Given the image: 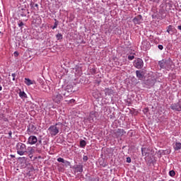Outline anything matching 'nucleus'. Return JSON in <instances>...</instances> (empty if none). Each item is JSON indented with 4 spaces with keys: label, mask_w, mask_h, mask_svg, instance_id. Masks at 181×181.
I'll return each instance as SVG.
<instances>
[{
    "label": "nucleus",
    "mask_w": 181,
    "mask_h": 181,
    "mask_svg": "<svg viewBox=\"0 0 181 181\" xmlns=\"http://www.w3.org/2000/svg\"><path fill=\"white\" fill-rule=\"evenodd\" d=\"M35 8H39V5L37 4H35Z\"/></svg>",
    "instance_id": "obj_47"
},
{
    "label": "nucleus",
    "mask_w": 181,
    "mask_h": 181,
    "mask_svg": "<svg viewBox=\"0 0 181 181\" xmlns=\"http://www.w3.org/2000/svg\"><path fill=\"white\" fill-rule=\"evenodd\" d=\"M166 153H169V151L168 150L163 151L161 155H166Z\"/></svg>",
    "instance_id": "obj_36"
},
{
    "label": "nucleus",
    "mask_w": 181,
    "mask_h": 181,
    "mask_svg": "<svg viewBox=\"0 0 181 181\" xmlns=\"http://www.w3.org/2000/svg\"><path fill=\"white\" fill-rule=\"evenodd\" d=\"M74 2H81V0H74Z\"/></svg>",
    "instance_id": "obj_46"
},
{
    "label": "nucleus",
    "mask_w": 181,
    "mask_h": 181,
    "mask_svg": "<svg viewBox=\"0 0 181 181\" xmlns=\"http://www.w3.org/2000/svg\"><path fill=\"white\" fill-rule=\"evenodd\" d=\"M0 119L4 121V122H8V119L5 117V115H0Z\"/></svg>",
    "instance_id": "obj_29"
},
{
    "label": "nucleus",
    "mask_w": 181,
    "mask_h": 181,
    "mask_svg": "<svg viewBox=\"0 0 181 181\" xmlns=\"http://www.w3.org/2000/svg\"><path fill=\"white\" fill-rule=\"evenodd\" d=\"M2 82V77L0 76V83Z\"/></svg>",
    "instance_id": "obj_54"
},
{
    "label": "nucleus",
    "mask_w": 181,
    "mask_h": 181,
    "mask_svg": "<svg viewBox=\"0 0 181 181\" xmlns=\"http://www.w3.org/2000/svg\"><path fill=\"white\" fill-rule=\"evenodd\" d=\"M86 145H87V142H86V140L80 141V147L81 148H86Z\"/></svg>",
    "instance_id": "obj_26"
},
{
    "label": "nucleus",
    "mask_w": 181,
    "mask_h": 181,
    "mask_svg": "<svg viewBox=\"0 0 181 181\" xmlns=\"http://www.w3.org/2000/svg\"><path fill=\"white\" fill-rule=\"evenodd\" d=\"M150 163H151L152 165H155V163H156V160H151Z\"/></svg>",
    "instance_id": "obj_41"
},
{
    "label": "nucleus",
    "mask_w": 181,
    "mask_h": 181,
    "mask_svg": "<svg viewBox=\"0 0 181 181\" xmlns=\"http://www.w3.org/2000/svg\"><path fill=\"white\" fill-rule=\"evenodd\" d=\"M61 94H62L64 97H69V95H70L71 93L70 92L64 91L62 90V91L61 90Z\"/></svg>",
    "instance_id": "obj_27"
},
{
    "label": "nucleus",
    "mask_w": 181,
    "mask_h": 181,
    "mask_svg": "<svg viewBox=\"0 0 181 181\" xmlns=\"http://www.w3.org/2000/svg\"><path fill=\"white\" fill-rule=\"evenodd\" d=\"M136 75L139 80H144L145 78V75L142 71H136Z\"/></svg>",
    "instance_id": "obj_14"
},
{
    "label": "nucleus",
    "mask_w": 181,
    "mask_h": 181,
    "mask_svg": "<svg viewBox=\"0 0 181 181\" xmlns=\"http://www.w3.org/2000/svg\"><path fill=\"white\" fill-rule=\"evenodd\" d=\"M144 21V18L141 15H138L137 16L134 17L132 20V22L134 25H141V22Z\"/></svg>",
    "instance_id": "obj_7"
},
{
    "label": "nucleus",
    "mask_w": 181,
    "mask_h": 181,
    "mask_svg": "<svg viewBox=\"0 0 181 181\" xmlns=\"http://www.w3.org/2000/svg\"><path fill=\"white\" fill-rule=\"evenodd\" d=\"M155 83H156V81L154 79H148L145 84L146 86H149V87H152L153 86H155Z\"/></svg>",
    "instance_id": "obj_16"
},
{
    "label": "nucleus",
    "mask_w": 181,
    "mask_h": 181,
    "mask_svg": "<svg viewBox=\"0 0 181 181\" xmlns=\"http://www.w3.org/2000/svg\"><path fill=\"white\" fill-rule=\"evenodd\" d=\"M0 35H1V36H2L4 35V33H2V31L1 30V28H0Z\"/></svg>",
    "instance_id": "obj_48"
},
{
    "label": "nucleus",
    "mask_w": 181,
    "mask_h": 181,
    "mask_svg": "<svg viewBox=\"0 0 181 181\" xmlns=\"http://www.w3.org/2000/svg\"><path fill=\"white\" fill-rule=\"evenodd\" d=\"M173 148L175 151H180L181 149V143L175 142L173 145Z\"/></svg>",
    "instance_id": "obj_22"
},
{
    "label": "nucleus",
    "mask_w": 181,
    "mask_h": 181,
    "mask_svg": "<svg viewBox=\"0 0 181 181\" xmlns=\"http://www.w3.org/2000/svg\"><path fill=\"white\" fill-rule=\"evenodd\" d=\"M15 56H19V53L18 52H14Z\"/></svg>",
    "instance_id": "obj_45"
},
{
    "label": "nucleus",
    "mask_w": 181,
    "mask_h": 181,
    "mask_svg": "<svg viewBox=\"0 0 181 181\" xmlns=\"http://www.w3.org/2000/svg\"><path fill=\"white\" fill-rule=\"evenodd\" d=\"M169 175L170 176H171V177H173V176L176 175V173L175 172V170H170Z\"/></svg>",
    "instance_id": "obj_32"
},
{
    "label": "nucleus",
    "mask_w": 181,
    "mask_h": 181,
    "mask_svg": "<svg viewBox=\"0 0 181 181\" xmlns=\"http://www.w3.org/2000/svg\"><path fill=\"white\" fill-rule=\"evenodd\" d=\"M55 23L54 24V26H51L52 29H56L59 25V21H57V19H54Z\"/></svg>",
    "instance_id": "obj_31"
},
{
    "label": "nucleus",
    "mask_w": 181,
    "mask_h": 181,
    "mask_svg": "<svg viewBox=\"0 0 181 181\" xmlns=\"http://www.w3.org/2000/svg\"><path fill=\"white\" fill-rule=\"evenodd\" d=\"M83 162H87L88 160V157L87 156H84L83 157Z\"/></svg>",
    "instance_id": "obj_35"
},
{
    "label": "nucleus",
    "mask_w": 181,
    "mask_h": 181,
    "mask_svg": "<svg viewBox=\"0 0 181 181\" xmlns=\"http://www.w3.org/2000/svg\"><path fill=\"white\" fill-rule=\"evenodd\" d=\"M52 99H53V101H54V103H60V101L63 100L62 90H59V89L57 90L53 95Z\"/></svg>",
    "instance_id": "obj_3"
},
{
    "label": "nucleus",
    "mask_w": 181,
    "mask_h": 181,
    "mask_svg": "<svg viewBox=\"0 0 181 181\" xmlns=\"http://www.w3.org/2000/svg\"><path fill=\"white\" fill-rule=\"evenodd\" d=\"M16 148L17 153L18 155H20V156H23V155L28 153V151H26V145L23 143H18Z\"/></svg>",
    "instance_id": "obj_2"
},
{
    "label": "nucleus",
    "mask_w": 181,
    "mask_h": 181,
    "mask_svg": "<svg viewBox=\"0 0 181 181\" xmlns=\"http://www.w3.org/2000/svg\"><path fill=\"white\" fill-rule=\"evenodd\" d=\"M141 153L143 156H148L149 155V148H141Z\"/></svg>",
    "instance_id": "obj_18"
},
{
    "label": "nucleus",
    "mask_w": 181,
    "mask_h": 181,
    "mask_svg": "<svg viewBox=\"0 0 181 181\" xmlns=\"http://www.w3.org/2000/svg\"><path fill=\"white\" fill-rule=\"evenodd\" d=\"M158 65L160 66V69H166V64L165 62V59H162L161 61H159Z\"/></svg>",
    "instance_id": "obj_23"
},
{
    "label": "nucleus",
    "mask_w": 181,
    "mask_h": 181,
    "mask_svg": "<svg viewBox=\"0 0 181 181\" xmlns=\"http://www.w3.org/2000/svg\"><path fill=\"white\" fill-rule=\"evenodd\" d=\"M105 95H112L114 94V90L109 88L105 89Z\"/></svg>",
    "instance_id": "obj_19"
},
{
    "label": "nucleus",
    "mask_w": 181,
    "mask_h": 181,
    "mask_svg": "<svg viewBox=\"0 0 181 181\" xmlns=\"http://www.w3.org/2000/svg\"><path fill=\"white\" fill-rule=\"evenodd\" d=\"M18 27L21 28V30L23 29V26H25V23H23V21H18Z\"/></svg>",
    "instance_id": "obj_28"
},
{
    "label": "nucleus",
    "mask_w": 181,
    "mask_h": 181,
    "mask_svg": "<svg viewBox=\"0 0 181 181\" xmlns=\"http://www.w3.org/2000/svg\"><path fill=\"white\" fill-rule=\"evenodd\" d=\"M42 144V139H39L38 140V143L36 144V146H37L38 145Z\"/></svg>",
    "instance_id": "obj_42"
},
{
    "label": "nucleus",
    "mask_w": 181,
    "mask_h": 181,
    "mask_svg": "<svg viewBox=\"0 0 181 181\" xmlns=\"http://www.w3.org/2000/svg\"><path fill=\"white\" fill-rule=\"evenodd\" d=\"M126 162H127V163H131L132 160H131L130 157H127V158Z\"/></svg>",
    "instance_id": "obj_37"
},
{
    "label": "nucleus",
    "mask_w": 181,
    "mask_h": 181,
    "mask_svg": "<svg viewBox=\"0 0 181 181\" xmlns=\"http://www.w3.org/2000/svg\"><path fill=\"white\" fill-rule=\"evenodd\" d=\"M83 165L82 164L75 165L73 168L74 170V173H78V175L83 173Z\"/></svg>",
    "instance_id": "obj_8"
},
{
    "label": "nucleus",
    "mask_w": 181,
    "mask_h": 181,
    "mask_svg": "<svg viewBox=\"0 0 181 181\" xmlns=\"http://www.w3.org/2000/svg\"><path fill=\"white\" fill-rule=\"evenodd\" d=\"M28 152L29 153V156H30V155H33V153H35V149H33V148L32 147H28L27 153Z\"/></svg>",
    "instance_id": "obj_25"
},
{
    "label": "nucleus",
    "mask_w": 181,
    "mask_h": 181,
    "mask_svg": "<svg viewBox=\"0 0 181 181\" xmlns=\"http://www.w3.org/2000/svg\"><path fill=\"white\" fill-rule=\"evenodd\" d=\"M11 76L13 77V81H15L16 80L15 77H16V74H12Z\"/></svg>",
    "instance_id": "obj_40"
},
{
    "label": "nucleus",
    "mask_w": 181,
    "mask_h": 181,
    "mask_svg": "<svg viewBox=\"0 0 181 181\" xmlns=\"http://www.w3.org/2000/svg\"><path fill=\"white\" fill-rule=\"evenodd\" d=\"M170 107L173 111L180 112L181 111V99H180L177 103L171 104Z\"/></svg>",
    "instance_id": "obj_5"
},
{
    "label": "nucleus",
    "mask_w": 181,
    "mask_h": 181,
    "mask_svg": "<svg viewBox=\"0 0 181 181\" xmlns=\"http://www.w3.org/2000/svg\"><path fill=\"white\" fill-rule=\"evenodd\" d=\"M64 91H67V93H71V94H72V93H74V88L71 85H67Z\"/></svg>",
    "instance_id": "obj_15"
},
{
    "label": "nucleus",
    "mask_w": 181,
    "mask_h": 181,
    "mask_svg": "<svg viewBox=\"0 0 181 181\" xmlns=\"http://www.w3.org/2000/svg\"><path fill=\"white\" fill-rule=\"evenodd\" d=\"M18 95L22 100H23V98H28V95H26V93H25V91H22L21 90L19 91Z\"/></svg>",
    "instance_id": "obj_21"
},
{
    "label": "nucleus",
    "mask_w": 181,
    "mask_h": 181,
    "mask_svg": "<svg viewBox=\"0 0 181 181\" xmlns=\"http://www.w3.org/2000/svg\"><path fill=\"white\" fill-rule=\"evenodd\" d=\"M91 74H95V69H91Z\"/></svg>",
    "instance_id": "obj_43"
},
{
    "label": "nucleus",
    "mask_w": 181,
    "mask_h": 181,
    "mask_svg": "<svg viewBox=\"0 0 181 181\" xmlns=\"http://www.w3.org/2000/svg\"><path fill=\"white\" fill-rule=\"evenodd\" d=\"M71 101H72V103H74L75 100L72 99Z\"/></svg>",
    "instance_id": "obj_57"
},
{
    "label": "nucleus",
    "mask_w": 181,
    "mask_h": 181,
    "mask_svg": "<svg viewBox=\"0 0 181 181\" xmlns=\"http://www.w3.org/2000/svg\"><path fill=\"white\" fill-rule=\"evenodd\" d=\"M146 112H148V109H145Z\"/></svg>",
    "instance_id": "obj_58"
},
{
    "label": "nucleus",
    "mask_w": 181,
    "mask_h": 181,
    "mask_svg": "<svg viewBox=\"0 0 181 181\" xmlns=\"http://www.w3.org/2000/svg\"><path fill=\"white\" fill-rule=\"evenodd\" d=\"M56 38L57 40H63V35H62V33H58L56 35Z\"/></svg>",
    "instance_id": "obj_30"
},
{
    "label": "nucleus",
    "mask_w": 181,
    "mask_h": 181,
    "mask_svg": "<svg viewBox=\"0 0 181 181\" xmlns=\"http://www.w3.org/2000/svg\"><path fill=\"white\" fill-rule=\"evenodd\" d=\"M62 127H63V123H62V122H58V123H56L54 125H51L48 128V131H49L51 136H56V135H57V134H59V130Z\"/></svg>",
    "instance_id": "obj_1"
},
{
    "label": "nucleus",
    "mask_w": 181,
    "mask_h": 181,
    "mask_svg": "<svg viewBox=\"0 0 181 181\" xmlns=\"http://www.w3.org/2000/svg\"><path fill=\"white\" fill-rule=\"evenodd\" d=\"M11 158H15V156L14 155H11Z\"/></svg>",
    "instance_id": "obj_56"
},
{
    "label": "nucleus",
    "mask_w": 181,
    "mask_h": 181,
    "mask_svg": "<svg viewBox=\"0 0 181 181\" xmlns=\"http://www.w3.org/2000/svg\"><path fill=\"white\" fill-rule=\"evenodd\" d=\"M98 117V112H91L88 117V121L90 122H94V119H97Z\"/></svg>",
    "instance_id": "obj_10"
},
{
    "label": "nucleus",
    "mask_w": 181,
    "mask_h": 181,
    "mask_svg": "<svg viewBox=\"0 0 181 181\" xmlns=\"http://www.w3.org/2000/svg\"><path fill=\"white\" fill-rule=\"evenodd\" d=\"M57 162H59L61 163H64V165H67L68 166H70V162L64 160V158H61V157L58 158Z\"/></svg>",
    "instance_id": "obj_17"
},
{
    "label": "nucleus",
    "mask_w": 181,
    "mask_h": 181,
    "mask_svg": "<svg viewBox=\"0 0 181 181\" xmlns=\"http://www.w3.org/2000/svg\"><path fill=\"white\" fill-rule=\"evenodd\" d=\"M42 88H44L43 91H47V88H49V86L46 84H43Z\"/></svg>",
    "instance_id": "obj_33"
},
{
    "label": "nucleus",
    "mask_w": 181,
    "mask_h": 181,
    "mask_svg": "<svg viewBox=\"0 0 181 181\" xmlns=\"http://www.w3.org/2000/svg\"><path fill=\"white\" fill-rule=\"evenodd\" d=\"M102 166H103V168H105V166H107V164H101Z\"/></svg>",
    "instance_id": "obj_51"
},
{
    "label": "nucleus",
    "mask_w": 181,
    "mask_h": 181,
    "mask_svg": "<svg viewBox=\"0 0 181 181\" xmlns=\"http://www.w3.org/2000/svg\"><path fill=\"white\" fill-rule=\"evenodd\" d=\"M128 60H134L135 59V56L134 55H129L127 57Z\"/></svg>",
    "instance_id": "obj_34"
},
{
    "label": "nucleus",
    "mask_w": 181,
    "mask_h": 181,
    "mask_svg": "<svg viewBox=\"0 0 181 181\" xmlns=\"http://www.w3.org/2000/svg\"><path fill=\"white\" fill-rule=\"evenodd\" d=\"M81 43H83V45H85V43H86V41H84V40H82Z\"/></svg>",
    "instance_id": "obj_53"
},
{
    "label": "nucleus",
    "mask_w": 181,
    "mask_h": 181,
    "mask_svg": "<svg viewBox=\"0 0 181 181\" xmlns=\"http://www.w3.org/2000/svg\"><path fill=\"white\" fill-rule=\"evenodd\" d=\"M25 83L26 86H32V84H33V81L28 78H25Z\"/></svg>",
    "instance_id": "obj_24"
},
{
    "label": "nucleus",
    "mask_w": 181,
    "mask_h": 181,
    "mask_svg": "<svg viewBox=\"0 0 181 181\" xmlns=\"http://www.w3.org/2000/svg\"><path fill=\"white\" fill-rule=\"evenodd\" d=\"M165 67H171L172 66V63H173V62H172V59L170 58H168V59H165Z\"/></svg>",
    "instance_id": "obj_20"
},
{
    "label": "nucleus",
    "mask_w": 181,
    "mask_h": 181,
    "mask_svg": "<svg viewBox=\"0 0 181 181\" xmlns=\"http://www.w3.org/2000/svg\"><path fill=\"white\" fill-rule=\"evenodd\" d=\"M40 81L41 84H43V81H42V79H40Z\"/></svg>",
    "instance_id": "obj_52"
},
{
    "label": "nucleus",
    "mask_w": 181,
    "mask_h": 181,
    "mask_svg": "<svg viewBox=\"0 0 181 181\" xmlns=\"http://www.w3.org/2000/svg\"><path fill=\"white\" fill-rule=\"evenodd\" d=\"M28 13H29V10L26 8H21L18 11V16H22V18L26 17Z\"/></svg>",
    "instance_id": "obj_11"
},
{
    "label": "nucleus",
    "mask_w": 181,
    "mask_h": 181,
    "mask_svg": "<svg viewBox=\"0 0 181 181\" xmlns=\"http://www.w3.org/2000/svg\"><path fill=\"white\" fill-rule=\"evenodd\" d=\"M134 66L136 69H142L144 67V60L141 58H137L134 61Z\"/></svg>",
    "instance_id": "obj_6"
},
{
    "label": "nucleus",
    "mask_w": 181,
    "mask_h": 181,
    "mask_svg": "<svg viewBox=\"0 0 181 181\" xmlns=\"http://www.w3.org/2000/svg\"><path fill=\"white\" fill-rule=\"evenodd\" d=\"M96 84H98V86H100V83H101V81H96Z\"/></svg>",
    "instance_id": "obj_44"
},
{
    "label": "nucleus",
    "mask_w": 181,
    "mask_h": 181,
    "mask_svg": "<svg viewBox=\"0 0 181 181\" xmlns=\"http://www.w3.org/2000/svg\"><path fill=\"white\" fill-rule=\"evenodd\" d=\"M28 144L30 145L37 144V137H36V136H30L28 140Z\"/></svg>",
    "instance_id": "obj_12"
},
{
    "label": "nucleus",
    "mask_w": 181,
    "mask_h": 181,
    "mask_svg": "<svg viewBox=\"0 0 181 181\" xmlns=\"http://www.w3.org/2000/svg\"><path fill=\"white\" fill-rule=\"evenodd\" d=\"M12 138V131H9L8 132V139H11Z\"/></svg>",
    "instance_id": "obj_38"
},
{
    "label": "nucleus",
    "mask_w": 181,
    "mask_h": 181,
    "mask_svg": "<svg viewBox=\"0 0 181 181\" xmlns=\"http://www.w3.org/2000/svg\"><path fill=\"white\" fill-rule=\"evenodd\" d=\"M142 45H148V42H143Z\"/></svg>",
    "instance_id": "obj_49"
},
{
    "label": "nucleus",
    "mask_w": 181,
    "mask_h": 181,
    "mask_svg": "<svg viewBox=\"0 0 181 181\" xmlns=\"http://www.w3.org/2000/svg\"><path fill=\"white\" fill-rule=\"evenodd\" d=\"M158 49H159L160 50H163V45H158Z\"/></svg>",
    "instance_id": "obj_39"
},
{
    "label": "nucleus",
    "mask_w": 181,
    "mask_h": 181,
    "mask_svg": "<svg viewBox=\"0 0 181 181\" xmlns=\"http://www.w3.org/2000/svg\"><path fill=\"white\" fill-rule=\"evenodd\" d=\"M0 91H2V86L0 85Z\"/></svg>",
    "instance_id": "obj_55"
},
{
    "label": "nucleus",
    "mask_w": 181,
    "mask_h": 181,
    "mask_svg": "<svg viewBox=\"0 0 181 181\" xmlns=\"http://www.w3.org/2000/svg\"><path fill=\"white\" fill-rule=\"evenodd\" d=\"M130 136H134V132L130 133Z\"/></svg>",
    "instance_id": "obj_50"
},
{
    "label": "nucleus",
    "mask_w": 181,
    "mask_h": 181,
    "mask_svg": "<svg viewBox=\"0 0 181 181\" xmlns=\"http://www.w3.org/2000/svg\"><path fill=\"white\" fill-rule=\"evenodd\" d=\"M37 127L35 126V123H29L27 127V134L28 135H32V134H35V131H36Z\"/></svg>",
    "instance_id": "obj_4"
},
{
    "label": "nucleus",
    "mask_w": 181,
    "mask_h": 181,
    "mask_svg": "<svg viewBox=\"0 0 181 181\" xmlns=\"http://www.w3.org/2000/svg\"><path fill=\"white\" fill-rule=\"evenodd\" d=\"M166 29L168 35H173L175 32H176V28H175L172 25H168Z\"/></svg>",
    "instance_id": "obj_13"
},
{
    "label": "nucleus",
    "mask_w": 181,
    "mask_h": 181,
    "mask_svg": "<svg viewBox=\"0 0 181 181\" xmlns=\"http://www.w3.org/2000/svg\"><path fill=\"white\" fill-rule=\"evenodd\" d=\"M127 132L124 130V129H118L116 132H115V136L116 138H122L123 135H125Z\"/></svg>",
    "instance_id": "obj_9"
}]
</instances>
